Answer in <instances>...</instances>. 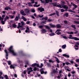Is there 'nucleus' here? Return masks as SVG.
<instances>
[{"mask_svg": "<svg viewBox=\"0 0 79 79\" xmlns=\"http://www.w3.org/2000/svg\"><path fill=\"white\" fill-rule=\"evenodd\" d=\"M47 65L48 66V67H50V66H51V65L50 64L48 63H47Z\"/></svg>", "mask_w": 79, "mask_h": 79, "instance_id": "34", "label": "nucleus"}, {"mask_svg": "<svg viewBox=\"0 0 79 79\" xmlns=\"http://www.w3.org/2000/svg\"><path fill=\"white\" fill-rule=\"evenodd\" d=\"M64 16L66 17H68V16H69V14H68V13H66L64 15Z\"/></svg>", "mask_w": 79, "mask_h": 79, "instance_id": "15", "label": "nucleus"}, {"mask_svg": "<svg viewBox=\"0 0 79 79\" xmlns=\"http://www.w3.org/2000/svg\"><path fill=\"white\" fill-rule=\"evenodd\" d=\"M64 9H68V7L66 5H64L62 8Z\"/></svg>", "mask_w": 79, "mask_h": 79, "instance_id": "12", "label": "nucleus"}, {"mask_svg": "<svg viewBox=\"0 0 79 79\" xmlns=\"http://www.w3.org/2000/svg\"><path fill=\"white\" fill-rule=\"evenodd\" d=\"M44 73H45V72H44V71H42L41 72V74H44Z\"/></svg>", "mask_w": 79, "mask_h": 79, "instance_id": "62", "label": "nucleus"}, {"mask_svg": "<svg viewBox=\"0 0 79 79\" xmlns=\"http://www.w3.org/2000/svg\"><path fill=\"white\" fill-rule=\"evenodd\" d=\"M36 63H35V64H33L32 65V66H35Z\"/></svg>", "mask_w": 79, "mask_h": 79, "instance_id": "54", "label": "nucleus"}, {"mask_svg": "<svg viewBox=\"0 0 79 79\" xmlns=\"http://www.w3.org/2000/svg\"><path fill=\"white\" fill-rule=\"evenodd\" d=\"M52 5L54 6H56V5H57V4L56 2L52 3Z\"/></svg>", "mask_w": 79, "mask_h": 79, "instance_id": "21", "label": "nucleus"}, {"mask_svg": "<svg viewBox=\"0 0 79 79\" xmlns=\"http://www.w3.org/2000/svg\"><path fill=\"white\" fill-rule=\"evenodd\" d=\"M5 10H6L7 11H8V7H5L4 8Z\"/></svg>", "mask_w": 79, "mask_h": 79, "instance_id": "49", "label": "nucleus"}, {"mask_svg": "<svg viewBox=\"0 0 79 79\" xmlns=\"http://www.w3.org/2000/svg\"><path fill=\"white\" fill-rule=\"evenodd\" d=\"M20 19V15L19 14H18V16H16L15 19V21H18L19 19Z\"/></svg>", "mask_w": 79, "mask_h": 79, "instance_id": "4", "label": "nucleus"}, {"mask_svg": "<svg viewBox=\"0 0 79 79\" xmlns=\"http://www.w3.org/2000/svg\"><path fill=\"white\" fill-rule=\"evenodd\" d=\"M56 34H57V35H60V34H61V32H57L56 33Z\"/></svg>", "mask_w": 79, "mask_h": 79, "instance_id": "58", "label": "nucleus"}, {"mask_svg": "<svg viewBox=\"0 0 79 79\" xmlns=\"http://www.w3.org/2000/svg\"><path fill=\"white\" fill-rule=\"evenodd\" d=\"M73 5L75 8H77V5H76L74 3L73 4Z\"/></svg>", "mask_w": 79, "mask_h": 79, "instance_id": "36", "label": "nucleus"}, {"mask_svg": "<svg viewBox=\"0 0 79 79\" xmlns=\"http://www.w3.org/2000/svg\"><path fill=\"white\" fill-rule=\"evenodd\" d=\"M61 3H62L65 5V2H64V1H61Z\"/></svg>", "mask_w": 79, "mask_h": 79, "instance_id": "39", "label": "nucleus"}, {"mask_svg": "<svg viewBox=\"0 0 79 79\" xmlns=\"http://www.w3.org/2000/svg\"><path fill=\"white\" fill-rule=\"evenodd\" d=\"M49 61L50 63H53L55 62V61L52 60H49Z\"/></svg>", "mask_w": 79, "mask_h": 79, "instance_id": "31", "label": "nucleus"}, {"mask_svg": "<svg viewBox=\"0 0 79 79\" xmlns=\"http://www.w3.org/2000/svg\"><path fill=\"white\" fill-rule=\"evenodd\" d=\"M74 23H75L76 24H79V22H77V21H74Z\"/></svg>", "mask_w": 79, "mask_h": 79, "instance_id": "44", "label": "nucleus"}, {"mask_svg": "<svg viewBox=\"0 0 79 79\" xmlns=\"http://www.w3.org/2000/svg\"><path fill=\"white\" fill-rule=\"evenodd\" d=\"M68 34H74V32L72 31L71 32H68Z\"/></svg>", "mask_w": 79, "mask_h": 79, "instance_id": "35", "label": "nucleus"}, {"mask_svg": "<svg viewBox=\"0 0 79 79\" xmlns=\"http://www.w3.org/2000/svg\"><path fill=\"white\" fill-rule=\"evenodd\" d=\"M14 15H13L12 16L11 15H9V17H10V18H11L12 19H13V18H14Z\"/></svg>", "mask_w": 79, "mask_h": 79, "instance_id": "29", "label": "nucleus"}, {"mask_svg": "<svg viewBox=\"0 0 79 79\" xmlns=\"http://www.w3.org/2000/svg\"><path fill=\"white\" fill-rule=\"evenodd\" d=\"M62 52V50H61V49L60 48L59 49V52Z\"/></svg>", "mask_w": 79, "mask_h": 79, "instance_id": "57", "label": "nucleus"}, {"mask_svg": "<svg viewBox=\"0 0 79 79\" xmlns=\"http://www.w3.org/2000/svg\"><path fill=\"white\" fill-rule=\"evenodd\" d=\"M60 11L62 12H64L65 10H64V9H60Z\"/></svg>", "mask_w": 79, "mask_h": 79, "instance_id": "40", "label": "nucleus"}, {"mask_svg": "<svg viewBox=\"0 0 79 79\" xmlns=\"http://www.w3.org/2000/svg\"><path fill=\"white\" fill-rule=\"evenodd\" d=\"M56 15L57 16H59L60 15H59V12L58 11L56 10Z\"/></svg>", "mask_w": 79, "mask_h": 79, "instance_id": "19", "label": "nucleus"}, {"mask_svg": "<svg viewBox=\"0 0 79 79\" xmlns=\"http://www.w3.org/2000/svg\"><path fill=\"white\" fill-rule=\"evenodd\" d=\"M11 62L10 61H8V64H9V65H11Z\"/></svg>", "mask_w": 79, "mask_h": 79, "instance_id": "50", "label": "nucleus"}, {"mask_svg": "<svg viewBox=\"0 0 79 79\" xmlns=\"http://www.w3.org/2000/svg\"><path fill=\"white\" fill-rule=\"evenodd\" d=\"M70 62L71 63V64H73L74 63V61L72 60L70 61Z\"/></svg>", "mask_w": 79, "mask_h": 79, "instance_id": "56", "label": "nucleus"}, {"mask_svg": "<svg viewBox=\"0 0 79 79\" xmlns=\"http://www.w3.org/2000/svg\"><path fill=\"white\" fill-rule=\"evenodd\" d=\"M31 3L32 4H33V3H34V0H32V1H31Z\"/></svg>", "mask_w": 79, "mask_h": 79, "instance_id": "55", "label": "nucleus"}, {"mask_svg": "<svg viewBox=\"0 0 79 79\" xmlns=\"http://www.w3.org/2000/svg\"><path fill=\"white\" fill-rule=\"evenodd\" d=\"M65 64H66V65H68V64H71L69 63L68 62H67L65 63Z\"/></svg>", "mask_w": 79, "mask_h": 79, "instance_id": "53", "label": "nucleus"}, {"mask_svg": "<svg viewBox=\"0 0 79 79\" xmlns=\"http://www.w3.org/2000/svg\"><path fill=\"white\" fill-rule=\"evenodd\" d=\"M4 77L6 79H8V76L6 75H5Z\"/></svg>", "mask_w": 79, "mask_h": 79, "instance_id": "33", "label": "nucleus"}, {"mask_svg": "<svg viewBox=\"0 0 79 79\" xmlns=\"http://www.w3.org/2000/svg\"><path fill=\"white\" fill-rule=\"evenodd\" d=\"M60 76H59V75H58L57 76V78L58 79H60Z\"/></svg>", "mask_w": 79, "mask_h": 79, "instance_id": "64", "label": "nucleus"}, {"mask_svg": "<svg viewBox=\"0 0 79 79\" xmlns=\"http://www.w3.org/2000/svg\"><path fill=\"white\" fill-rule=\"evenodd\" d=\"M33 6L34 7H39V6H40V4H39V5H37L36 4H34L33 5Z\"/></svg>", "mask_w": 79, "mask_h": 79, "instance_id": "26", "label": "nucleus"}, {"mask_svg": "<svg viewBox=\"0 0 79 79\" xmlns=\"http://www.w3.org/2000/svg\"><path fill=\"white\" fill-rule=\"evenodd\" d=\"M45 27L47 29H50V28L47 25H45Z\"/></svg>", "mask_w": 79, "mask_h": 79, "instance_id": "25", "label": "nucleus"}, {"mask_svg": "<svg viewBox=\"0 0 79 79\" xmlns=\"http://www.w3.org/2000/svg\"><path fill=\"white\" fill-rule=\"evenodd\" d=\"M27 24H30V21H27L26 22Z\"/></svg>", "mask_w": 79, "mask_h": 79, "instance_id": "60", "label": "nucleus"}, {"mask_svg": "<svg viewBox=\"0 0 79 79\" xmlns=\"http://www.w3.org/2000/svg\"><path fill=\"white\" fill-rule=\"evenodd\" d=\"M21 23L22 24V26H23V25L24 24V23L23 21H21Z\"/></svg>", "mask_w": 79, "mask_h": 79, "instance_id": "48", "label": "nucleus"}, {"mask_svg": "<svg viewBox=\"0 0 79 79\" xmlns=\"http://www.w3.org/2000/svg\"><path fill=\"white\" fill-rule=\"evenodd\" d=\"M49 35H51L52 36H53V35H55V33H52L51 34H49Z\"/></svg>", "mask_w": 79, "mask_h": 79, "instance_id": "37", "label": "nucleus"}, {"mask_svg": "<svg viewBox=\"0 0 79 79\" xmlns=\"http://www.w3.org/2000/svg\"><path fill=\"white\" fill-rule=\"evenodd\" d=\"M63 56H65V57H67V58H69V56L66 54H63Z\"/></svg>", "mask_w": 79, "mask_h": 79, "instance_id": "13", "label": "nucleus"}, {"mask_svg": "<svg viewBox=\"0 0 79 79\" xmlns=\"http://www.w3.org/2000/svg\"><path fill=\"white\" fill-rule=\"evenodd\" d=\"M1 23L2 24H5V22H4V21L2 20L1 21Z\"/></svg>", "mask_w": 79, "mask_h": 79, "instance_id": "38", "label": "nucleus"}, {"mask_svg": "<svg viewBox=\"0 0 79 79\" xmlns=\"http://www.w3.org/2000/svg\"><path fill=\"white\" fill-rule=\"evenodd\" d=\"M38 11H40V12H42V11H45V10H44V8L42 7L38 8Z\"/></svg>", "mask_w": 79, "mask_h": 79, "instance_id": "3", "label": "nucleus"}, {"mask_svg": "<svg viewBox=\"0 0 79 79\" xmlns=\"http://www.w3.org/2000/svg\"><path fill=\"white\" fill-rule=\"evenodd\" d=\"M60 5L61 6H62V8H63V6L65 4H62V3H61Z\"/></svg>", "mask_w": 79, "mask_h": 79, "instance_id": "43", "label": "nucleus"}, {"mask_svg": "<svg viewBox=\"0 0 79 79\" xmlns=\"http://www.w3.org/2000/svg\"><path fill=\"white\" fill-rule=\"evenodd\" d=\"M57 7H58V8H62V6H61V5L59 4L57 5Z\"/></svg>", "mask_w": 79, "mask_h": 79, "instance_id": "22", "label": "nucleus"}, {"mask_svg": "<svg viewBox=\"0 0 79 79\" xmlns=\"http://www.w3.org/2000/svg\"><path fill=\"white\" fill-rule=\"evenodd\" d=\"M56 26L57 27V28L59 29V28H61V25L60 24H57L56 25Z\"/></svg>", "mask_w": 79, "mask_h": 79, "instance_id": "14", "label": "nucleus"}, {"mask_svg": "<svg viewBox=\"0 0 79 79\" xmlns=\"http://www.w3.org/2000/svg\"><path fill=\"white\" fill-rule=\"evenodd\" d=\"M62 35H61V36L62 37H63L64 39H68V38H67V37H66V36H63Z\"/></svg>", "mask_w": 79, "mask_h": 79, "instance_id": "27", "label": "nucleus"}, {"mask_svg": "<svg viewBox=\"0 0 79 79\" xmlns=\"http://www.w3.org/2000/svg\"><path fill=\"white\" fill-rule=\"evenodd\" d=\"M52 21V19H49L48 20V22H51Z\"/></svg>", "mask_w": 79, "mask_h": 79, "instance_id": "52", "label": "nucleus"}, {"mask_svg": "<svg viewBox=\"0 0 79 79\" xmlns=\"http://www.w3.org/2000/svg\"><path fill=\"white\" fill-rule=\"evenodd\" d=\"M45 2H43L44 4H46V3H48L49 2H52V0H44Z\"/></svg>", "mask_w": 79, "mask_h": 79, "instance_id": "5", "label": "nucleus"}, {"mask_svg": "<svg viewBox=\"0 0 79 79\" xmlns=\"http://www.w3.org/2000/svg\"><path fill=\"white\" fill-rule=\"evenodd\" d=\"M8 50L10 53H12L13 55L15 56L16 55V54L15 52L14 51V50L13 48V46H11L9 49H8Z\"/></svg>", "mask_w": 79, "mask_h": 79, "instance_id": "1", "label": "nucleus"}, {"mask_svg": "<svg viewBox=\"0 0 79 79\" xmlns=\"http://www.w3.org/2000/svg\"><path fill=\"white\" fill-rule=\"evenodd\" d=\"M43 65H43V64L41 63V65L40 66V68H42Z\"/></svg>", "mask_w": 79, "mask_h": 79, "instance_id": "45", "label": "nucleus"}, {"mask_svg": "<svg viewBox=\"0 0 79 79\" xmlns=\"http://www.w3.org/2000/svg\"><path fill=\"white\" fill-rule=\"evenodd\" d=\"M9 18H10V17H8L7 16H6V18H4V21H6V20H7V19H9Z\"/></svg>", "mask_w": 79, "mask_h": 79, "instance_id": "16", "label": "nucleus"}, {"mask_svg": "<svg viewBox=\"0 0 79 79\" xmlns=\"http://www.w3.org/2000/svg\"><path fill=\"white\" fill-rule=\"evenodd\" d=\"M12 26L14 28H16V25L15 24H13Z\"/></svg>", "mask_w": 79, "mask_h": 79, "instance_id": "30", "label": "nucleus"}, {"mask_svg": "<svg viewBox=\"0 0 79 79\" xmlns=\"http://www.w3.org/2000/svg\"><path fill=\"white\" fill-rule=\"evenodd\" d=\"M23 21H27V19H26L25 18H24L23 19Z\"/></svg>", "mask_w": 79, "mask_h": 79, "instance_id": "61", "label": "nucleus"}, {"mask_svg": "<svg viewBox=\"0 0 79 79\" xmlns=\"http://www.w3.org/2000/svg\"><path fill=\"white\" fill-rule=\"evenodd\" d=\"M71 27H73V28H74V29H76V26H75V25H71Z\"/></svg>", "mask_w": 79, "mask_h": 79, "instance_id": "24", "label": "nucleus"}, {"mask_svg": "<svg viewBox=\"0 0 79 79\" xmlns=\"http://www.w3.org/2000/svg\"><path fill=\"white\" fill-rule=\"evenodd\" d=\"M31 12H32V13H35V10L34 9H32L31 10Z\"/></svg>", "mask_w": 79, "mask_h": 79, "instance_id": "63", "label": "nucleus"}, {"mask_svg": "<svg viewBox=\"0 0 79 79\" xmlns=\"http://www.w3.org/2000/svg\"><path fill=\"white\" fill-rule=\"evenodd\" d=\"M38 16H39V18H42L44 16V15H38Z\"/></svg>", "mask_w": 79, "mask_h": 79, "instance_id": "41", "label": "nucleus"}, {"mask_svg": "<svg viewBox=\"0 0 79 79\" xmlns=\"http://www.w3.org/2000/svg\"><path fill=\"white\" fill-rule=\"evenodd\" d=\"M49 25L50 26H51L52 27H55V25H53L52 24H50Z\"/></svg>", "mask_w": 79, "mask_h": 79, "instance_id": "18", "label": "nucleus"}, {"mask_svg": "<svg viewBox=\"0 0 79 79\" xmlns=\"http://www.w3.org/2000/svg\"><path fill=\"white\" fill-rule=\"evenodd\" d=\"M56 73H57V71H56L55 69L52 71V73H53V74H55Z\"/></svg>", "mask_w": 79, "mask_h": 79, "instance_id": "28", "label": "nucleus"}, {"mask_svg": "<svg viewBox=\"0 0 79 79\" xmlns=\"http://www.w3.org/2000/svg\"><path fill=\"white\" fill-rule=\"evenodd\" d=\"M20 14L23 15V16H26V14L25 13H24V11H23V10H22L20 11Z\"/></svg>", "mask_w": 79, "mask_h": 79, "instance_id": "6", "label": "nucleus"}, {"mask_svg": "<svg viewBox=\"0 0 79 79\" xmlns=\"http://www.w3.org/2000/svg\"><path fill=\"white\" fill-rule=\"evenodd\" d=\"M25 13H29L30 12V11L29 10L27 9H26L25 10Z\"/></svg>", "mask_w": 79, "mask_h": 79, "instance_id": "9", "label": "nucleus"}, {"mask_svg": "<svg viewBox=\"0 0 79 79\" xmlns=\"http://www.w3.org/2000/svg\"><path fill=\"white\" fill-rule=\"evenodd\" d=\"M44 19L45 21H47V19H48V17H44Z\"/></svg>", "mask_w": 79, "mask_h": 79, "instance_id": "47", "label": "nucleus"}, {"mask_svg": "<svg viewBox=\"0 0 79 79\" xmlns=\"http://www.w3.org/2000/svg\"><path fill=\"white\" fill-rule=\"evenodd\" d=\"M76 62H77V63H79V59H77L76 60Z\"/></svg>", "mask_w": 79, "mask_h": 79, "instance_id": "59", "label": "nucleus"}, {"mask_svg": "<svg viewBox=\"0 0 79 79\" xmlns=\"http://www.w3.org/2000/svg\"><path fill=\"white\" fill-rule=\"evenodd\" d=\"M10 67V69H15V65L12 64H11Z\"/></svg>", "mask_w": 79, "mask_h": 79, "instance_id": "7", "label": "nucleus"}, {"mask_svg": "<svg viewBox=\"0 0 79 79\" xmlns=\"http://www.w3.org/2000/svg\"><path fill=\"white\" fill-rule=\"evenodd\" d=\"M66 47V44H64L62 46V48H63V49H64Z\"/></svg>", "mask_w": 79, "mask_h": 79, "instance_id": "20", "label": "nucleus"}, {"mask_svg": "<svg viewBox=\"0 0 79 79\" xmlns=\"http://www.w3.org/2000/svg\"><path fill=\"white\" fill-rule=\"evenodd\" d=\"M4 52H5V53H6V60H8V51H7V50L5 49L4 50Z\"/></svg>", "mask_w": 79, "mask_h": 79, "instance_id": "2", "label": "nucleus"}, {"mask_svg": "<svg viewBox=\"0 0 79 79\" xmlns=\"http://www.w3.org/2000/svg\"><path fill=\"white\" fill-rule=\"evenodd\" d=\"M73 37V35H70L69 37H68V38L69 39H74V37Z\"/></svg>", "mask_w": 79, "mask_h": 79, "instance_id": "10", "label": "nucleus"}, {"mask_svg": "<svg viewBox=\"0 0 79 79\" xmlns=\"http://www.w3.org/2000/svg\"><path fill=\"white\" fill-rule=\"evenodd\" d=\"M33 70H34V71H36L37 70V68H36V67H35L34 69H33Z\"/></svg>", "mask_w": 79, "mask_h": 79, "instance_id": "51", "label": "nucleus"}, {"mask_svg": "<svg viewBox=\"0 0 79 79\" xmlns=\"http://www.w3.org/2000/svg\"><path fill=\"white\" fill-rule=\"evenodd\" d=\"M41 31L43 33H45V32H47V31L46 30L44 29H42V30H41Z\"/></svg>", "mask_w": 79, "mask_h": 79, "instance_id": "8", "label": "nucleus"}, {"mask_svg": "<svg viewBox=\"0 0 79 79\" xmlns=\"http://www.w3.org/2000/svg\"><path fill=\"white\" fill-rule=\"evenodd\" d=\"M28 5H29V6H32V5L31 4V3L30 2H28L27 3Z\"/></svg>", "mask_w": 79, "mask_h": 79, "instance_id": "23", "label": "nucleus"}, {"mask_svg": "<svg viewBox=\"0 0 79 79\" xmlns=\"http://www.w3.org/2000/svg\"><path fill=\"white\" fill-rule=\"evenodd\" d=\"M73 39L75 40H79V38L76 37H74Z\"/></svg>", "mask_w": 79, "mask_h": 79, "instance_id": "17", "label": "nucleus"}, {"mask_svg": "<svg viewBox=\"0 0 79 79\" xmlns=\"http://www.w3.org/2000/svg\"><path fill=\"white\" fill-rule=\"evenodd\" d=\"M36 66H37V67H38V68H40L39 64H37V63H36Z\"/></svg>", "mask_w": 79, "mask_h": 79, "instance_id": "42", "label": "nucleus"}, {"mask_svg": "<svg viewBox=\"0 0 79 79\" xmlns=\"http://www.w3.org/2000/svg\"><path fill=\"white\" fill-rule=\"evenodd\" d=\"M55 58L56 59V61L58 63H60V60H59V59L57 58L56 57H55Z\"/></svg>", "mask_w": 79, "mask_h": 79, "instance_id": "11", "label": "nucleus"}, {"mask_svg": "<svg viewBox=\"0 0 79 79\" xmlns=\"http://www.w3.org/2000/svg\"><path fill=\"white\" fill-rule=\"evenodd\" d=\"M39 28H40V29H42L44 27V26L42 25L39 26Z\"/></svg>", "mask_w": 79, "mask_h": 79, "instance_id": "32", "label": "nucleus"}, {"mask_svg": "<svg viewBox=\"0 0 79 79\" xmlns=\"http://www.w3.org/2000/svg\"><path fill=\"white\" fill-rule=\"evenodd\" d=\"M64 23L65 24H68V22L66 20L64 21Z\"/></svg>", "mask_w": 79, "mask_h": 79, "instance_id": "46", "label": "nucleus"}]
</instances>
